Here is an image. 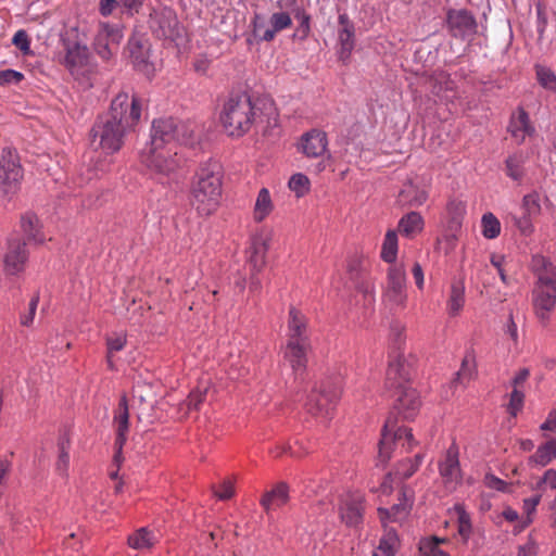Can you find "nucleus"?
<instances>
[{"label":"nucleus","mask_w":556,"mask_h":556,"mask_svg":"<svg viewBox=\"0 0 556 556\" xmlns=\"http://www.w3.org/2000/svg\"><path fill=\"white\" fill-rule=\"evenodd\" d=\"M156 543L157 538L148 527L137 529L127 539L128 546L138 551L151 549Z\"/></svg>","instance_id":"nucleus-30"},{"label":"nucleus","mask_w":556,"mask_h":556,"mask_svg":"<svg viewBox=\"0 0 556 556\" xmlns=\"http://www.w3.org/2000/svg\"><path fill=\"white\" fill-rule=\"evenodd\" d=\"M535 74L539 84L549 91H556V75L555 73L543 65H535Z\"/></svg>","instance_id":"nucleus-45"},{"label":"nucleus","mask_w":556,"mask_h":556,"mask_svg":"<svg viewBox=\"0 0 556 556\" xmlns=\"http://www.w3.org/2000/svg\"><path fill=\"white\" fill-rule=\"evenodd\" d=\"M414 504V492L408 486H403L400 491L397 503L390 509L378 508V515L383 528L389 522H402L410 513Z\"/></svg>","instance_id":"nucleus-19"},{"label":"nucleus","mask_w":556,"mask_h":556,"mask_svg":"<svg viewBox=\"0 0 556 556\" xmlns=\"http://www.w3.org/2000/svg\"><path fill=\"white\" fill-rule=\"evenodd\" d=\"M439 471L444 483L451 489H455L462 482L459 450L456 443H452L447 448L444 459L439 464Z\"/></svg>","instance_id":"nucleus-20"},{"label":"nucleus","mask_w":556,"mask_h":556,"mask_svg":"<svg viewBox=\"0 0 556 556\" xmlns=\"http://www.w3.org/2000/svg\"><path fill=\"white\" fill-rule=\"evenodd\" d=\"M476 375V361L472 352H467L463 358L462 366L459 370L455 374V378L453 379L454 384H463L468 383Z\"/></svg>","instance_id":"nucleus-39"},{"label":"nucleus","mask_w":556,"mask_h":556,"mask_svg":"<svg viewBox=\"0 0 556 556\" xmlns=\"http://www.w3.org/2000/svg\"><path fill=\"white\" fill-rule=\"evenodd\" d=\"M446 26L452 37L460 40L470 39L477 34L478 24L473 14L466 10H448Z\"/></svg>","instance_id":"nucleus-14"},{"label":"nucleus","mask_w":556,"mask_h":556,"mask_svg":"<svg viewBox=\"0 0 556 556\" xmlns=\"http://www.w3.org/2000/svg\"><path fill=\"white\" fill-rule=\"evenodd\" d=\"M541 495H534L523 500V510L527 514V519L523 521L521 529H525L532 522L531 515L535 511L536 506L540 504Z\"/></svg>","instance_id":"nucleus-50"},{"label":"nucleus","mask_w":556,"mask_h":556,"mask_svg":"<svg viewBox=\"0 0 556 556\" xmlns=\"http://www.w3.org/2000/svg\"><path fill=\"white\" fill-rule=\"evenodd\" d=\"M123 37L119 25L100 22L92 41L93 50L103 61H109L117 54Z\"/></svg>","instance_id":"nucleus-9"},{"label":"nucleus","mask_w":556,"mask_h":556,"mask_svg":"<svg viewBox=\"0 0 556 556\" xmlns=\"http://www.w3.org/2000/svg\"><path fill=\"white\" fill-rule=\"evenodd\" d=\"M195 124L169 118L153 121L151 127V140L148 147L153 149L173 148L176 151L177 144L192 147L198 141Z\"/></svg>","instance_id":"nucleus-5"},{"label":"nucleus","mask_w":556,"mask_h":556,"mask_svg":"<svg viewBox=\"0 0 556 556\" xmlns=\"http://www.w3.org/2000/svg\"><path fill=\"white\" fill-rule=\"evenodd\" d=\"M38 302H39L38 296H35L30 300L29 305H28V313L21 316V324L23 326L28 327L33 324Z\"/></svg>","instance_id":"nucleus-60"},{"label":"nucleus","mask_w":556,"mask_h":556,"mask_svg":"<svg viewBox=\"0 0 556 556\" xmlns=\"http://www.w3.org/2000/svg\"><path fill=\"white\" fill-rule=\"evenodd\" d=\"M285 7L291 9L294 18L299 22L295 31L293 33V39L305 40L311 33V15L305 9L299 5L298 0H283Z\"/></svg>","instance_id":"nucleus-27"},{"label":"nucleus","mask_w":556,"mask_h":556,"mask_svg":"<svg viewBox=\"0 0 556 556\" xmlns=\"http://www.w3.org/2000/svg\"><path fill=\"white\" fill-rule=\"evenodd\" d=\"M504 261L505 257L500 254H493L490 260L491 264L497 269L502 282L508 285V278L503 268Z\"/></svg>","instance_id":"nucleus-62"},{"label":"nucleus","mask_w":556,"mask_h":556,"mask_svg":"<svg viewBox=\"0 0 556 556\" xmlns=\"http://www.w3.org/2000/svg\"><path fill=\"white\" fill-rule=\"evenodd\" d=\"M418 548L421 556H432L441 549L435 545L434 539L429 538H422L419 541Z\"/></svg>","instance_id":"nucleus-58"},{"label":"nucleus","mask_w":556,"mask_h":556,"mask_svg":"<svg viewBox=\"0 0 556 556\" xmlns=\"http://www.w3.org/2000/svg\"><path fill=\"white\" fill-rule=\"evenodd\" d=\"M12 43L18 48L24 54H29L30 51V40L29 37L24 29L17 30L13 38Z\"/></svg>","instance_id":"nucleus-51"},{"label":"nucleus","mask_w":556,"mask_h":556,"mask_svg":"<svg viewBox=\"0 0 556 556\" xmlns=\"http://www.w3.org/2000/svg\"><path fill=\"white\" fill-rule=\"evenodd\" d=\"M365 498L358 492L346 493L339 502V516L348 527H358L363 522Z\"/></svg>","instance_id":"nucleus-15"},{"label":"nucleus","mask_w":556,"mask_h":556,"mask_svg":"<svg viewBox=\"0 0 556 556\" xmlns=\"http://www.w3.org/2000/svg\"><path fill=\"white\" fill-rule=\"evenodd\" d=\"M327 144L324 131L312 130L302 137L301 149L307 157H318L325 153Z\"/></svg>","instance_id":"nucleus-28"},{"label":"nucleus","mask_w":556,"mask_h":556,"mask_svg":"<svg viewBox=\"0 0 556 556\" xmlns=\"http://www.w3.org/2000/svg\"><path fill=\"white\" fill-rule=\"evenodd\" d=\"M219 121L227 136L241 138L257 124H266L264 131L277 127L278 113L273 102H264L261 109L247 93H236L223 103Z\"/></svg>","instance_id":"nucleus-2"},{"label":"nucleus","mask_w":556,"mask_h":556,"mask_svg":"<svg viewBox=\"0 0 556 556\" xmlns=\"http://www.w3.org/2000/svg\"><path fill=\"white\" fill-rule=\"evenodd\" d=\"M177 151L173 148L167 149H153V147H146L140 154L141 163L152 173L163 176H168L174 173L181 163L177 156Z\"/></svg>","instance_id":"nucleus-10"},{"label":"nucleus","mask_w":556,"mask_h":556,"mask_svg":"<svg viewBox=\"0 0 556 556\" xmlns=\"http://www.w3.org/2000/svg\"><path fill=\"white\" fill-rule=\"evenodd\" d=\"M273 202L270 198V193L267 188H262L258 191L255 205H254V212L253 217L254 220L257 223L263 222L273 211Z\"/></svg>","instance_id":"nucleus-38"},{"label":"nucleus","mask_w":556,"mask_h":556,"mask_svg":"<svg viewBox=\"0 0 556 556\" xmlns=\"http://www.w3.org/2000/svg\"><path fill=\"white\" fill-rule=\"evenodd\" d=\"M288 186L291 191L295 193L298 198H302L308 193L311 182L306 175L296 173L289 179Z\"/></svg>","instance_id":"nucleus-44"},{"label":"nucleus","mask_w":556,"mask_h":556,"mask_svg":"<svg viewBox=\"0 0 556 556\" xmlns=\"http://www.w3.org/2000/svg\"><path fill=\"white\" fill-rule=\"evenodd\" d=\"M62 41L65 49L64 63L66 67L74 70L87 64L89 49L84 42L78 27H71Z\"/></svg>","instance_id":"nucleus-13"},{"label":"nucleus","mask_w":556,"mask_h":556,"mask_svg":"<svg viewBox=\"0 0 556 556\" xmlns=\"http://www.w3.org/2000/svg\"><path fill=\"white\" fill-rule=\"evenodd\" d=\"M24 78L23 73L15 70H3L0 71V86L5 85H17Z\"/></svg>","instance_id":"nucleus-55"},{"label":"nucleus","mask_w":556,"mask_h":556,"mask_svg":"<svg viewBox=\"0 0 556 556\" xmlns=\"http://www.w3.org/2000/svg\"><path fill=\"white\" fill-rule=\"evenodd\" d=\"M113 424L116 429L114 463L121 464L123 459V446L127 441L129 431V408L126 395H122L114 410Z\"/></svg>","instance_id":"nucleus-18"},{"label":"nucleus","mask_w":556,"mask_h":556,"mask_svg":"<svg viewBox=\"0 0 556 556\" xmlns=\"http://www.w3.org/2000/svg\"><path fill=\"white\" fill-rule=\"evenodd\" d=\"M417 442L414 439L410 428L396 427V422L389 417L383 426L381 440L379 442L378 460L384 466L391 458L393 448L399 446L404 452H410Z\"/></svg>","instance_id":"nucleus-6"},{"label":"nucleus","mask_w":556,"mask_h":556,"mask_svg":"<svg viewBox=\"0 0 556 556\" xmlns=\"http://www.w3.org/2000/svg\"><path fill=\"white\" fill-rule=\"evenodd\" d=\"M127 343V337L124 333L114 334L106 338L108 353L114 354L122 351Z\"/></svg>","instance_id":"nucleus-53"},{"label":"nucleus","mask_w":556,"mask_h":556,"mask_svg":"<svg viewBox=\"0 0 556 556\" xmlns=\"http://www.w3.org/2000/svg\"><path fill=\"white\" fill-rule=\"evenodd\" d=\"M311 348V343H296L293 341H287L283 348V361L290 366L294 375L293 388L298 393L303 390V384L306 381V365H307V352Z\"/></svg>","instance_id":"nucleus-11"},{"label":"nucleus","mask_w":556,"mask_h":556,"mask_svg":"<svg viewBox=\"0 0 556 556\" xmlns=\"http://www.w3.org/2000/svg\"><path fill=\"white\" fill-rule=\"evenodd\" d=\"M465 305V285L462 280H455L451 285L446 311L451 317L459 315Z\"/></svg>","instance_id":"nucleus-31"},{"label":"nucleus","mask_w":556,"mask_h":556,"mask_svg":"<svg viewBox=\"0 0 556 556\" xmlns=\"http://www.w3.org/2000/svg\"><path fill=\"white\" fill-rule=\"evenodd\" d=\"M268 251V244L263 238H255L252 242L249 257V262L252 266L253 271H261L266 264V253Z\"/></svg>","instance_id":"nucleus-35"},{"label":"nucleus","mask_w":556,"mask_h":556,"mask_svg":"<svg viewBox=\"0 0 556 556\" xmlns=\"http://www.w3.org/2000/svg\"><path fill=\"white\" fill-rule=\"evenodd\" d=\"M215 496L222 501L229 500L235 494L233 484L230 480H224L218 491H214Z\"/></svg>","instance_id":"nucleus-59"},{"label":"nucleus","mask_w":556,"mask_h":556,"mask_svg":"<svg viewBox=\"0 0 556 556\" xmlns=\"http://www.w3.org/2000/svg\"><path fill=\"white\" fill-rule=\"evenodd\" d=\"M523 213L530 216H538L541 212L540 195L538 192H531L522 199Z\"/></svg>","instance_id":"nucleus-46"},{"label":"nucleus","mask_w":556,"mask_h":556,"mask_svg":"<svg viewBox=\"0 0 556 556\" xmlns=\"http://www.w3.org/2000/svg\"><path fill=\"white\" fill-rule=\"evenodd\" d=\"M397 229L402 236L414 238L424 229V218L418 212H409L401 217Z\"/></svg>","instance_id":"nucleus-32"},{"label":"nucleus","mask_w":556,"mask_h":556,"mask_svg":"<svg viewBox=\"0 0 556 556\" xmlns=\"http://www.w3.org/2000/svg\"><path fill=\"white\" fill-rule=\"evenodd\" d=\"M399 251V240L395 230L390 229L386 232L380 257L383 262L394 265Z\"/></svg>","instance_id":"nucleus-37"},{"label":"nucleus","mask_w":556,"mask_h":556,"mask_svg":"<svg viewBox=\"0 0 556 556\" xmlns=\"http://www.w3.org/2000/svg\"><path fill=\"white\" fill-rule=\"evenodd\" d=\"M23 177L17 155L10 149H3L0 159V184L5 193L14 192Z\"/></svg>","instance_id":"nucleus-16"},{"label":"nucleus","mask_w":556,"mask_h":556,"mask_svg":"<svg viewBox=\"0 0 556 556\" xmlns=\"http://www.w3.org/2000/svg\"><path fill=\"white\" fill-rule=\"evenodd\" d=\"M223 168L218 161L210 159L200 164L190 188V204L200 216H210L220 204Z\"/></svg>","instance_id":"nucleus-3"},{"label":"nucleus","mask_w":556,"mask_h":556,"mask_svg":"<svg viewBox=\"0 0 556 556\" xmlns=\"http://www.w3.org/2000/svg\"><path fill=\"white\" fill-rule=\"evenodd\" d=\"M422 458V455L416 454L414 458H407L400 462L394 472L387 475L386 480L391 479L392 477L400 480H406L410 478L418 470Z\"/></svg>","instance_id":"nucleus-34"},{"label":"nucleus","mask_w":556,"mask_h":556,"mask_svg":"<svg viewBox=\"0 0 556 556\" xmlns=\"http://www.w3.org/2000/svg\"><path fill=\"white\" fill-rule=\"evenodd\" d=\"M143 100L136 93L121 91L111 103L110 111L99 116L90 130L92 151L87 155L88 166L94 172L88 180L109 169L106 159L121 150L126 132L140 121Z\"/></svg>","instance_id":"nucleus-1"},{"label":"nucleus","mask_w":556,"mask_h":556,"mask_svg":"<svg viewBox=\"0 0 556 556\" xmlns=\"http://www.w3.org/2000/svg\"><path fill=\"white\" fill-rule=\"evenodd\" d=\"M338 22L340 29L338 31L339 49L337 53L339 59L346 63L355 46V27L346 13L339 14Z\"/></svg>","instance_id":"nucleus-21"},{"label":"nucleus","mask_w":556,"mask_h":556,"mask_svg":"<svg viewBox=\"0 0 556 556\" xmlns=\"http://www.w3.org/2000/svg\"><path fill=\"white\" fill-rule=\"evenodd\" d=\"M289 12L277 11L267 18L264 14L255 12L251 18V36L255 42H271L276 35L292 26Z\"/></svg>","instance_id":"nucleus-7"},{"label":"nucleus","mask_w":556,"mask_h":556,"mask_svg":"<svg viewBox=\"0 0 556 556\" xmlns=\"http://www.w3.org/2000/svg\"><path fill=\"white\" fill-rule=\"evenodd\" d=\"M149 26L152 34L159 39L175 41L181 36V26L176 12L164 7L150 14Z\"/></svg>","instance_id":"nucleus-12"},{"label":"nucleus","mask_w":556,"mask_h":556,"mask_svg":"<svg viewBox=\"0 0 556 556\" xmlns=\"http://www.w3.org/2000/svg\"><path fill=\"white\" fill-rule=\"evenodd\" d=\"M532 304L536 317L543 323L547 321L556 305V291L535 287L532 292Z\"/></svg>","instance_id":"nucleus-24"},{"label":"nucleus","mask_w":556,"mask_h":556,"mask_svg":"<svg viewBox=\"0 0 556 556\" xmlns=\"http://www.w3.org/2000/svg\"><path fill=\"white\" fill-rule=\"evenodd\" d=\"M525 394L520 389L514 388L510 393L508 410L516 416L523 406Z\"/></svg>","instance_id":"nucleus-52"},{"label":"nucleus","mask_w":556,"mask_h":556,"mask_svg":"<svg viewBox=\"0 0 556 556\" xmlns=\"http://www.w3.org/2000/svg\"><path fill=\"white\" fill-rule=\"evenodd\" d=\"M535 287L556 291V268L551 266L549 268L539 273Z\"/></svg>","instance_id":"nucleus-47"},{"label":"nucleus","mask_w":556,"mask_h":556,"mask_svg":"<svg viewBox=\"0 0 556 556\" xmlns=\"http://www.w3.org/2000/svg\"><path fill=\"white\" fill-rule=\"evenodd\" d=\"M288 501L289 485L286 482H279L262 496L261 505L266 511H269L285 505Z\"/></svg>","instance_id":"nucleus-29"},{"label":"nucleus","mask_w":556,"mask_h":556,"mask_svg":"<svg viewBox=\"0 0 556 556\" xmlns=\"http://www.w3.org/2000/svg\"><path fill=\"white\" fill-rule=\"evenodd\" d=\"M547 484L552 490H556V470L555 469H548L543 475L542 479L538 482V488L541 486V484Z\"/></svg>","instance_id":"nucleus-64"},{"label":"nucleus","mask_w":556,"mask_h":556,"mask_svg":"<svg viewBox=\"0 0 556 556\" xmlns=\"http://www.w3.org/2000/svg\"><path fill=\"white\" fill-rule=\"evenodd\" d=\"M128 50L136 67L143 70L148 64L149 48L141 39L131 37L128 40Z\"/></svg>","instance_id":"nucleus-36"},{"label":"nucleus","mask_w":556,"mask_h":556,"mask_svg":"<svg viewBox=\"0 0 556 556\" xmlns=\"http://www.w3.org/2000/svg\"><path fill=\"white\" fill-rule=\"evenodd\" d=\"M482 235L486 239H495L501 233V223L493 213H485L481 218Z\"/></svg>","instance_id":"nucleus-43"},{"label":"nucleus","mask_w":556,"mask_h":556,"mask_svg":"<svg viewBox=\"0 0 556 556\" xmlns=\"http://www.w3.org/2000/svg\"><path fill=\"white\" fill-rule=\"evenodd\" d=\"M386 299L395 306L406 301V270L403 264L391 265L388 269Z\"/></svg>","instance_id":"nucleus-17"},{"label":"nucleus","mask_w":556,"mask_h":556,"mask_svg":"<svg viewBox=\"0 0 556 556\" xmlns=\"http://www.w3.org/2000/svg\"><path fill=\"white\" fill-rule=\"evenodd\" d=\"M146 0H118L126 12L130 15L139 13Z\"/></svg>","instance_id":"nucleus-63"},{"label":"nucleus","mask_w":556,"mask_h":556,"mask_svg":"<svg viewBox=\"0 0 556 556\" xmlns=\"http://www.w3.org/2000/svg\"><path fill=\"white\" fill-rule=\"evenodd\" d=\"M428 199L427 189L418 182L407 180L397 195V203L402 206L417 207Z\"/></svg>","instance_id":"nucleus-25"},{"label":"nucleus","mask_w":556,"mask_h":556,"mask_svg":"<svg viewBox=\"0 0 556 556\" xmlns=\"http://www.w3.org/2000/svg\"><path fill=\"white\" fill-rule=\"evenodd\" d=\"M485 485L490 489H494L496 491L505 492L508 488V484L503 479L494 476V475H486L484 478Z\"/></svg>","instance_id":"nucleus-61"},{"label":"nucleus","mask_w":556,"mask_h":556,"mask_svg":"<svg viewBox=\"0 0 556 556\" xmlns=\"http://www.w3.org/2000/svg\"><path fill=\"white\" fill-rule=\"evenodd\" d=\"M455 509L458 514V532L465 540H467L471 533L470 517L463 506L457 505Z\"/></svg>","instance_id":"nucleus-49"},{"label":"nucleus","mask_w":556,"mask_h":556,"mask_svg":"<svg viewBox=\"0 0 556 556\" xmlns=\"http://www.w3.org/2000/svg\"><path fill=\"white\" fill-rule=\"evenodd\" d=\"M556 457V439H552L540 445L530 457V462L540 466H546Z\"/></svg>","instance_id":"nucleus-40"},{"label":"nucleus","mask_w":556,"mask_h":556,"mask_svg":"<svg viewBox=\"0 0 556 556\" xmlns=\"http://www.w3.org/2000/svg\"><path fill=\"white\" fill-rule=\"evenodd\" d=\"M400 547L399 535L393 528L386 527L384 533L379 541V545L372 553V556H395Z\"/></svg>","instance_id":"nucleus-33"},{"label":"nucleus","mask_w":556,"mask_h":556,"mask_svg":"<svg viewBox=\"0 0 556 556\" xmlns=\"http://www.w3.org/2000/svg\"><path fill=\"white\" fill-rule=\"evenodd\" d=\"M362 261L358 257H354L348 263V273L350 275V279L355 283L357 288H361L359 279L362 277Z\"/></svg>","instance_id":"nucleus-56"},{"label":"nucleus","mask_w":556,"mask_h":556,"mask_svg":"<svg viewBox=\"0 0 556 556\" xmlns=\"http://www.w3.org/2000/svg\"><path fill=\"white\" fill-rule=\"evenodd\" d=\"M21 227L29 241L33 240L37 243L43 241V237L40 235L38 229V218L34 214L27 213L22 216Z\"/></svg>","instance_id":"nucleus-42"},{"label":"nucleus","mask_w":556,"mask_h":556,"mask_svg":"<svg viewBox=\"0 0 556 556\" xmlns=\"http://www.w3.org/2000/svg\"><path fill=\"white\" fill-rule=\"evenodd\" d=\"M340 395L341 390L338 386L328 382L321 383L318 388H312L304 402V407L308 414L327 419Z\"/></svg>","instance_id":"nucleus-8"},{"label":"nucleus","mask_w":556,"mask_h":556,"mask_svg":"<svg viewBox=\"0 0 556 556\" xmlns=\"http://www.w3.org/2000/svg\"><path fill=\"white\" fill-rule=\"evenodd\" d=\"M532 217L526 213H523L520 217H515V226L520 230V232L525 236H529L533 232Z\"/></svg>","instance_id":"nucleus-57"},{"label":"nucleus","mask_w":556,"mask_h":556,"mask_svg":"<svg viewBox=\"0 0 556 556\" xmlns=\"http://www.w3.org/2000/svg\"><path fill=\"white\" fill-rule=\"evenodd\" d=\"M412 378V364L404 355L397 354L389 362L386 386L392 390L393 407L403 419H413L420 407L417 391L408 382Z\"/></svg>","instance_id":"nucleus-4"},{"label":"nucleus","mask_w":556,"mask_h":556,"mask_svg":"<svg viewBox=\"0 0 556 556\" xmlns=\"http://www.w3.org/2000/svg\"><path fill=\"white\" fill-rule=\"evenodd\" d=\"M25 245V242L20 239L10 238L8 240V250L4 254V269L8 274L15 275L24 269L28 258Z\"/></svg>","instance_id":"nucleus-23"},{"label":"nucleus","mask_w":556,"mask_h":556,"mask_svg":"<svg viewBox=\"0 0 556 556\" xmlns=\"http://www.w3.org/2000/svg\"><path fill=\"white\" fill-rule=\"evenodd\" d=\"M507 130L518 144L535 134L528 112L521 106L511 113Z\"/></svg>","instance_id":"nucleus-22"},{"label":"nucleus","mask_w":556,"mask_h":556,"mask_svg":"<svg viewBox=\"0 0 556 556\" xmlns=\"http://www.w3.org/2000/svg\"><path fill=\"white\" fill-rule=\"evenodd\" d=\"M506 174L514 180H520L522 172V160L519 155H510L506 160Z\"/></svg>","instance_id":"nucleus-48"},{"label":"nucleus","mask_w":556,"mask_h":556,"mask_svg":"<svg viewBox=\"0 0 556 556\" xmlns=\"http://www.w3.org/2000/svg\"><path fill=\"white\" fill-rule=\"evenodd\" d=\"M206 399V390H193L186 400L188 410H198Z\"/></svg>","instance_id":"nucleus-54"},{"label":"nucleus","mask_w":556,"mask_h":556,"mask_svg":"<svg viewBox=\"0 0 556 556\" xmlns=\"http://www.w3.org/2000/svg\"><path fill=\"white\" fill-rule=\"evenodd\" d=\"M287 337V341H293L296 343H309L306 318L293 306L289 309Z\"/></svg>","instance_id":"nucleus-26"},{"label":"nucleus","mask_w":556,"mask_h":556,"mask_svg":"<svg viewBox=\"0 0 556 556\" xmlns=\"http://www.w3.org/2000/svg\"><path fill=\"white\" fill-rule=\"evenodd\" d=\"M59 447V456L55 463L56 472L65 477L67 475L68 466H70V440L67 437L63 435L59 439L58 443Z\"/></svg>","instance_id":"nucleus-41"}]
</instances>
